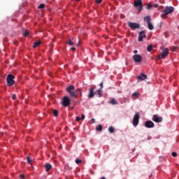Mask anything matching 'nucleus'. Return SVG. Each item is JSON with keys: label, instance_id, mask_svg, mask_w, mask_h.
<instances>
[{"label": "nucleus", "instance_id": "f257e3e1", "mask_svg": "<svg viewBox=\"0 0 179 179\" xmlns=\"http://www.w3.org/2000/svg\"><path fill=\"white\" fill-rule=\"evenodd\" d=\"M73 90H75V86H73V85H71L69 87H67L66 88V91L67 92V93L69 94L71 97H74L75 99H76V97H78V96H82L81 89L78 88L75 91Z\"/></svg>", "mask_w": 179, "mask_h": 179}, {"label": "nucleus", "instance_id": "f03ea898", "mask_svg": "<svg viewBox=\"0 0 179 179\" xmlns=\"http://www.w3.org/2000/svg\"><path fill=\"white\" fill-rule=\"evenodd\" d=\"M174 13V7L173 6H166L165 9L162 10L161 14L162 19H167V15Z\"/></svg>", "mask_w": 179, "mask_h": 179}, {"label": "nucleus", "instance_id": "7ed1b4c3", "mask_svg": "<svg viewBox=\"0 0 179 179\" xmlns=\"http://www.w3.org/2000/svg\"><path fill=\"white\" fill-rule=\"evenodd\" d=\"M15 76L12 75V74H8L7 76V86H13V85H15Z\"/></svg>", "mask_w": 179, "mask_h": 179}, {"label": "nucleus", "instance_id": "20e7f679", "mask_svg": "<svg viewBox=\"0 0 179 179\" xmlns=\"http://www.w3.org/2000/svg\"><path fill=\"white\" fill-rule=\"evenodd\" d=\"M144 21L146 22V23L148 24V27L149 29V30H153V24H152V18L150 17V16L148 15L146 17H144Z\"/></svg>", "mask_w": 179, "mask_h": 179}, {"label": "nucleus", "instance_id": "39448f33", "mask_svg": "<svg viewBox=\"0 0 179 179\" xmlns=\"http://www.w3.org/2000/svg\"><path fill=\"white\" fill-rule=\"evenodd\" d=\"M169 48H165L162 53L158 55V59H164L169 55Z\"/></svg>", "mask_w": 179, "mask_h": 179}, {"label": "nucleus", "instance_id": "423d86ee", "mask_svg": "<svg viewBox=\"0 0 179 179\" xmlns=\"http://www.w3.org/2000/svg\"><path fill=\"white\" fill-rule=\"evenodd\" d=\"M62 104L64 107H68L71 105V99H69V97L64 96L63 97Z\"/></svg>", "mask_w": 179, "mask_h": 179}, {"label": "nucleus", "instance_id": "0eeeda50", "mask_svg": "<svg viewBox=\"0 0 179 179\" xmlns=\"http://www.w3.org/2000/svg\"><path fill=\"white\" fill-rule=\"evenodd\" d=\"M134 6L139 10H142V9H143V6L142 5V0H135Z\"/></svg>", "mask_w": 179, "mask_h": 179}, {"label": "nucleus", "instance_id": "6e6552de", "mask_svg": "<svg viewBox=\"0 0 179 179\" xmlns=\"http://www.w3.org/2000/svg\"><path fill=\"white\" fill-rule=\"evenodd\" d=\"M138 124H139V113H136L133 118V125L134 127H138Z\"/></svg>", "mask_w": 179, "mask_h": 179}, {"label": "nucleus", "instance_id": "1a4fd4ad", "mask_svg": "<svg viewBox=\"0 0 179 179\" xmlns=\"http://www.w3.org/2000/svg\"><path fill=\"white\" fill-rule=\"evenodd\" d=\"M129 27L130 29H132V30H135L136 29H139L141 27V25L136 22H129Z\"/></svg>", "mask_w": 179, "mask_h": 179}, {"label": "nucleus", "instance_id": "9d476101", "mask_svg": "<svg viewBox=\"0 0 179 179\" xmlns=\"http://www.w3.org/2000/svg\"><path fill=\"white\" fill-rule=\"evenodd\" d=\"M152 121H154V122L159 123V122H162L163 121V117L159 116L158 115H154L152 116Z\"/></svg>", "mask_w": 179, "mask_h": 179}, {"label": "nucleus", "instance_id": "9b49d317", "mask_svg": "<svg viewBox=\"0 0 179 179\" xmlns=\"http://www.w3.org/2000/svg\"><path fill=\"white\" fill-rule=\"evenodd\" d=\"M143 38H146V34L145 31H141L138 34V41H143Z\"/></svg>", "mask_w": 179, "mask_h": 179}, {"label": "nucleus", "instance_id": "f8f14e48", "mask_svg": "<svg viewBox=\"0 0 179 179\" xmlns=\"http://www.w3.org/2000/svg\"><path fill=\"white\" fill-rule=\"evenodd\" d=\"M133 59L134 61V62H137V63H140L142 62V56H141L140 55H134L133 56Z\"/></svg>", "mask_w": 179, "mask_h": 179}, {"label": "nucleus", "instance_id": "ddd939ff", "mask_svg": "<svg viewBox=\"0 0 179 179\" xmlns=\"http://www.w3.org/2000/svg\"><path fill=\"white\" fill-rule=\"evenodd\" d=\"M145 128H155V123L153 122L148 120L145 122Z\"/></svg>", "mask_w": 179, "mask_h": 179}, {"label": "nucleus", "instance_id": "4468645a", "mask_svg": "<svg viewBox=\"0 0 179 179\" xmlns=\"http://www.w3.org/2000/svg\"><path fill=\"white\" fill-rule=\"evenodd\" d=\"M94 94H96V92H94V88L91 87L90 89V92H89V94H88L89 99H93V97H94Z\"/></svg>", "mask_w": 179, "mask_h": 179}, {"label": "nucleus", "instance_id": "2eb2a0df", "mask_svg": "<svg viewBox=\"0 0 179 179\" xmlns=\"http://www.w3.org/2000/svg\"><path fill=\"white\" fill-rule=\"evenodd\" d=\"M137 79L138 80H145V79H148V76L147 75H145L143 73H141L140 76H137Z\"/></svg>", "mask_w": 179, "mask_h": 179}, {"label": "nucleus", "instance_id": "dca6fc26", "mask_svg": "<svg viewBox=\"0 0 179 179\" xmlns=\"http://www.w3.org/2000/svg\"><path fill=\"white\" fill-rule=\"evenodd\" d=\"M45 169L47 173H48V171L52 169V166L50 164H45Z\"/></svg>", "mask_w": 179, "mask_h": 179}, {"label": "nucleus", "instance_id": "f3484780", "mask_svg": "<svg viewBox=\"0 0 179 179\" xmlns=\"http://www.w3.org/2000/svg\"><path fill=\"white\" fill-rule=\"evenodd\" d=\"M40 44H41V41H38L36 43H34V48H37V47H38V45H40Z\"/></svg>", "mask_w": 179, "mask_h": 179}, {"label": "nucleus", "instance_id": "a211bd4d", "mask_svg": "<svg viewBox=\"0 0 179 179\" xmlns=\"http://www.w3.org/2000/svg\"><path fill=\"white\" fill-rule=\"evenodd\" d=\"M66 44H69V45H75V42H73L72 40L69 39L66 41Z\"/></svg>", "mask_w": 179, "mask_h": 179}, {"label": "nucleus", "instance_id": "6ab92c4d", "mask_svg": "<svg viewBox=\"0 0 179 179\" xmlns=\"http://www.w3.org/2000/svg\"><path fill=\"white\" fill-rule=\"evenodd\" d=\"M153 8V6H152V3H149L146 4V8L150 10V9H152Z\"/></svg>", "mask_w": 179, "mask_h": 179}, {"label": "nucleus", "instance_id": "aec40b11", "mask_svg": "<svg viewBox=\"0 0 179 179\" xmlns=\"http://www.w3.org/2000/svg\"><path fill=\"white\" fill-rule=\"evenodd\" d=\"M132 97H134V99H138V97H139V94L138 92H134L132 94Z\"/></svg>", "mask_w": 179, "mask_h": 179}, {"label": "nucleus", "instance_id": "412c9836", "mask_svg": "<svg viewBox=\"0 0 179 179\" xmlns=\"http://www.w3.org/2000/svg\"><path fill=\"white\" fill-rule=\"evenodd\" d=\"M96 131H103V126L101 124L98 125V127H96Z\"/></svg>", "mask_w": 179, "mask_h": 179}, {"label": "nucleus", "instance_id": "4be33fe9", "mask_svg": "<svg viewBox=\"0 0 179 179\" xmlns=\"http://www.w3.org/2000/svg\"><path fill=\"white\" fill-rule=\"evenodd\" d=\"M152 48H153V45H149L147 48V51H148V52H150V51H152Z\"/></svg>", "mask_w": 179, "mask_h": 179}, {"label": "nucleus", "instance_id": "5701e85b", "mask_svg": "<svg viewBox=\"0 0 179 179\" xmlns=\"http://www.w3.org/2000/svg\"><path fill=\"white\" fill-rule=\"evenodd\" d=\"M102 92H103L101 91V88H100L99 90H98L96 91V93H97V94L99 95V97H101V95L103 94Z\"/></svg>", "mask_w": 179, "mask_h": 179}, {"label": "nucleus", "instance_id": "b1692460", "mask_svg": "<svg viewBox=\"0 0 179 179\" xmlns=\"http://www.w3.org/2000/svg\"><path fill=\"white\" fill-rule=\"evenodd\" d=\"M114 131H115L114 127H110L108 128V131L110 132V134H114Z\"/></svg>", "mask_w": 179, "mask_h": 179}, {"label": "nucleus", "instance_id": "393cba45", "mask_svg": "<svg viewBox=\"0 0 179 179\" xmlns=\"http://www.w3.org/2000/svg\"><path fill=\"white\" fill-rule=\"evenodd\" d=\"M27 162L28 164H31V163H33V160H31L29 157H27Z\"/></svg>", "mask_w": 179, "mask_h": 179}, {"label": "nucleus", "instance_id": "a878e982", "mask_svg": "<svg viewBox=\"0 0 179 179\" xmlns=\"http://www.w3.org/2000/svg\"><path fill=\"white\" fill-rule=\"evenodd\" d=\"M38 9H44V8H45V4L44 3H41L39 6H38Z\"/></svg>", "mask_w": 179, "mask_h": 179}, {"label": "nucleus", "instance_id": "bb28decb", "mask_svg": "<svg viewBox=\"0 0 179 179\" xmlns=\"http://www.w3.org/2000/svg\"><path fill=\"white\" fill-rule=\"evenodd\" d=\"M53 115H55V117H58V110H57L56 109H54L52 110Z\"/></svg>", "mask_w": 179, "mask_h": 179}, {"label": "nucleus", "instance_id": "cd10ccee", "mask_svg": "<svg viewBox=\"0 0 179 179\" xmlns=\"http://www.w3.org/2000/svg\"><path fill=\"white\" fill-rule=\"evenodd\" d=\"M110 103V104L115 106V104H117V101H115V99H112Z\"/></svg>", "mask_w": 179, "mask_h": 179}, {"label": "nucleus", "instance_id": "c85d7f7f", "mask_svg": "<svg viewBox=\"0 0 179 179\" xmlns=\"http://www.w3.org/2000/svg\"><path fill=\"white\" fill-rule=\"evenodd\" d=\"M23 36L24 37H27L29 36V31L27 30L24 31Z\"/></svg>", "mask_w": 179, "mask_h": 179}, {"label": "nucleus", "instance_id": "c756f323", "mask_svg": "<svg viewBox=\"0 0 179 179\" xmlns=\"http://www.w3.org/2000/svg\"><path fill=\"white\" fill-rule=\"evenodd\" d=\"M171 156H173V157H177V152H172Z\"/></svg>", "mask_w": 179, "mask_h": 179}, {"label": "nucleus", "instance_id": "7c9ffc66", "mask_svg": "<svg viewBox=\"0 0 179 179\" xmlns=\"http://www.w3.org/2000/svg\"><path fill=\"white\" fill-rule=\"evenodd\" d=\"M76 164H80V163H82V161L80 159H76Z\"/></svg>", "mask_w": 179, "mask_h": 179}, {"label": "nucleus", "instance_id": "2f4dec72", "mask_svg": "<svg viewBox=\"0 0 179 179\" xmlns=\"http://www.w3.org/2000/svg\"><path fill=\"white\" fill-rule=\"evenodd\" d=\"M102 0H95L96 3H101Z\"/></svg>", "mask_w": 179, "mask_h": 179}, {"label": "nucleus", "instance_id": "473e14b6", "mask_svg": "<svg viewBox=\"0 0 179 179\" xmlns=\"http://www.w3.org/2000/svg\"><path fill=\"white\" fill-rule=\"evenodd\" d=\"M12 99H13V100H16V94H13L12 96Z\"/></svg>", "mask_w": 179, "mask_h": 179}, {"label": "nucleus", "instance_id": "72a5a7b5", "mask_svg": "<svg viewBox=\"0 0 179 179\" xmlns=\"http://www.w3.org/2000/svg\"><path fill=\"white\" fill-rule=\"evenodd\" d=\"M85 118V116L84 114L81 115L80 120H83Z\"/></svg>", "mask_w": 179, "mask_h": 179}, {"label": "nucleus", "instance_id": "f704fd0d", "mask_svg": "<svg viewBox=\"0 0 179 179\" xmlns=\"http://www.w3.org/2000/svg\"><path fill=\"white\" fill-rule=\"evenodd\" d=\"M20 177L21 179H24L25 178V176H24V174L20 175Z\"/></svg>", "mask_w": 179, "mask_h": 179}, {"label": "nucleus", "instance_id": "c9c22d12", "mask_svg": "<svg viewBox=\"0 0 179 179\" xmlns=\"http://www.w3.org/2000/svg\"><path fill=\"white\" fill-rule=\"evenodd\" d=\"M80 117H79V116H77L76 117V121H80Z\"/></svg>", "mask_w": 179, "mask_h": 179}, {"label": "nucleus", "instance_id": "e433bc0d", "mask_svg": "<svg viewBox=\"0 0 179 179\" xmlns=\"http://www.w3.org/2000/svg\"><path fill=\"white\" fill-rule=\"evenodd\" d=\"M153 8H159V4H155L154 6H152Z\"/></svg>", "mask_w": 179, "mask_h": 179}, {"label": "nucleus", "instance_id": "4c0bfd02", "mask_svg": "<svg viewBox=\"0 0 179 179\" xmlns=\"http://www.w3.org/2000/svg\"><path fill=\"white\" fill-rule=\"evenodd\" d=\"M75 50H76V48L75 47H73V48H71V51H75Z\"/></svg>", "mask_w": 179, "mask_h": 179}, {"label": "nucleus", "instance_id": "58836bf2", "mask_svg": "<svg viewBox=\"0 0 179 179\" xmlns=\"http://www.w3.org/2000/svg\"><path fill=\"white\" fill-rule=\"evenodd\" d=\"M99 86H101V88L100 89H103V82H101L99 85Z\"/></svg>", "mask_w": 179, "mask_h": 179}, {"label": "nucleus", "instance_id": "ea45409f", "mask_svg": "<svg viewBox=\"0 0 179 179\" xmlns=\"http://www.w3.org/2000/svg\"><path fill=\"white\" fill-rule=\"evenodd\" d=\"M134 54H138V50H134Z\"/></svg>", "mask_w": 179, "mask_h": 179}, {"label": "nucleus", "instance_id": "a19ab883", "mask_svg": "<svg viewBox=\"0 0 179 179\" xmlns=\"http://www.w3.org/2000/svg\"><path fill=\"white\" fill-rule=\"evenodd\" d=\"M100 179H106V177L103 176Z\"/></svg>", "mask_w": 179, "mask_h": 179}, {"label": "nucleus", "instance_id": "79ce46f5", "mask_svg": "<svg viewBox=\"0 0 179 179\" xmlns=\"http://www.w3.org/2000/svg\"><path fill=\"white\" fill-rule=\"evenodd\" d=\"M177 48H173V51H176Z\"/></svg>", "mask_w": 179, "mask_h": 179}, {"label": "nucleus", "instance_id": "37998d69", "mask_svg": "<svg viewBox=\"0 0 179 179\" xmlns=\"http://www.w3.org/2000/svg\"><path fill=\"white\" fill-rule=\"evenodd\" d=\"M92 120L93 121V122H94V119H92Z\"/></svg>", "mask_w": 179, "mask_h": 179}, {"label": "nucleus", "instance_id": "c03bdc74", "mask_svg": "<svg viewBox=\"0 0 179 179\" xmlns=\"http://www.w3.org/2000/svg\"><path fill=\"white\" fill-rule=\"evenodd\" d=\"M76 45H77V47H78V45H79V43H78V44H77Z\"/></svg>", "mask_w": 179, "mask_h": 179}, {"label": "nucleus", "instance_id": "a18cd8bd", "mask_svg": "<svg viewBox=\"0 0 179 179\" xmlns=\"http://www.w3.org/2000/svg\"><path fill=\"white\" fill-rule=\"evenodd\" d=\"M76 1H80V0H76Z\"/></svg>", "mask_w": 179, "mask_h": 179}]
</instances>
